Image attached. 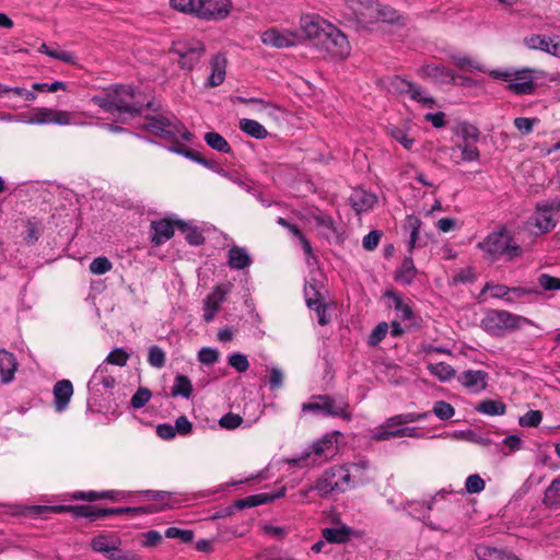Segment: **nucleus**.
Returning a JSON list of instances; mask_svg holds the SVG:
<instances>
[{
	"instance_id": "f257e3e1",
	"label": "nucleus",
	"mask_w": 560,
	"mask_h": 560,
	"mask_svg": "<svg viewBox=\"0 0 560 560\" xmlns=\"http://www.w3.org/2000/svg\"><path fill=\"white\" fill-rule=\"evenodd\" d=\"M142 129L148 133L160 138L166 142L172 143L170 151L185 155L208 168L214 167V162L207 160L200 155L199 152L185 149L179 144V141H190L191 133L184 127V125L176 118H168L163 115L153 116L147 119L142 125Z\"/></svg>"
},
{
	"instance_id": "f03ea898",
	"label": "nucleus",
	"mask_w": 560,
	"mask_h": 560,
	"mask_svg": "<svg viewBox=\"0 0 560 560\" xmlns=\"http://www.w3.org/2000/svg\"><path fill=\"white\" fill-rule=\"evenodd\" d=\"M133 511L131 508H97L92 505H30L20 506L18 513L23 515H43L47 512H70L75 517H84L91 521L124 514Z\"/></svg>"
},
{
	"instance_id": "7ed1b4c3",
	"label": "nucleus",
	"mask_w": 560,
	"mask_h": 560,
	"mask_svg": "<svg viewBox=\"0 0 560 560\" xmlns=\"http://www.w3.org/2000/svg\"><path fill=\"white\" fill-rule=\"evenodd\" d=\"M524 325H533V323L524 316L503 310H490L481 319V328L494 337L518 330Z\"/></svg>"
},
{
	"instance_id": "20e7f679",
	"label": "nucleus",
	"mask_w": 560,
	"mask_h": 560,
	"mask_svg": "<svg viewBox=\"0 0 560 560\" xmlns=\"http://www.w3.org/2000/svg\"><path fill=\"white\" fill-rule=\"evenodd\" d=\"M478 247L487 252L493 258L505 256L508 260L521 256L522 247L513 244L512 235L505 229L490 233Z\"/></svg>"
},
{
	"instance_id": "39448f33",
	"label": "nucleus",
	"mask_w": 560,
	"mask_h": 560,
	"mask_svg": "<svg viewBox=\"0 0 560 560\" xmlns=\"http://www.w3.org/2000/svg\"><path fill=\"white\" fill-rule=\"evenodd\" d=\"M302 411L322 413L326 417H339L345 420L351 419L348 401L342 398L336 399L329 395L314 396L310 402L302 405Z\"/></svg>"
},
{
	"instance_id": "423d86ee",
	"label": "nucleus",
	"mask_w": 560,
	"mask_h": 560,
	"mask_svg": "<svg viewBox=\"0 0 560 560\" xmlns=\"http://www.w3.org/2000/svg\"><path fill=\"white\" fill-rule=\"evenodd\" d=\"M115 112L118 113L120 120L126 122L143 110V105L135 100V89L127 85H113Z\"/></svg>"
},
{
	"instance_id": "0eeeda50",
	"label": "nucleus",
	"mask_w": 560,
	"mask_h": 560,
	"mask_svg": "<svg viewBox=\"0 0 560 560\" xmlns=\"http://www.w3.org/2000/svg\"><path fill=\"white\" fill-rule=\"evenodd\" d=\"M335 452L334 438L325 435L308 446L300 457L290 458L287 462L290 465L307 466L310 465L308 459L312 458V464L318 465L323 460H327Z\"/></svg>"
},
{
	"instance_id": "6e6552de",
	"label": "nucleus",
	"mask_w": 560,
	"mask_h": 560,
	"mask_svg": "<svg viewBox=\"0 0 560 560\" xmlns=\"http://www.w3.org/2000/svg\"><path fill=\"white\" fill-rule=\"evenodd\" d=\"M490 75L494 79L508 81V90L517 95L532 94L536 89L533 71L529 69H523L513 73L510 71L492 70Z\"/></svg>"
},
{
	"instance_id": "1a4fd4ad",
	"label": "nucleus",
	"mask_w": 560,
	"mask_h": 560,
	"mask_svg": "<svg viewBox=\"0 0 560 560\" xmlns=\"http://www.w3.org/2000/svg\"><path fill=\"white\" fill-rule=\"evenodd\" d=\"M171 54L177 57L182 69L191 70L205 54V45L198 39L177 40L173 43Z\"/></svg>"
},
{
	"instance_id": "9d476101",
	"label": "nucleus",
	"mask_w": 560,
	"mask_h": 560,
	"mask_svg": "<svg viewBox=\"0 0 560 560\" xmlns=\"http://www.w3.org/2000/svg\"><path fill=\"white\" fill-rule=\"evenodd\" d=\"M552 210H560V201L537 205L535 213L526 222V229L536 235L551 231L557 224Z\"/></svg>"
},
{
	"instance_id": "9b49d317",
	"label": "nucleus",
	"mask_w": 560,
	"mask_h": 560,
	"mask_svg": "<svg viewBox=\"0 0 560 560\" xmlns=\"http://www.w3.org/2000/svg\"><path fill=\"white\" fill-rule=\"evenodd\" d=\"M347 474L341 466H334L323 472L316 480L314 489L322 497H327L332 492H345L348 489Z\"/></svg>"
},
{
	"instance_id": "f8f14e48",
	"label": "nucleus",
	"mask_w": 560,
	"mask_h": 560,
	"mask_svg": "<svg viewBox=\"0 0 560 560\" xmlns=\"http://www.w3.org/2000/svg\"><path fill=\"white\" fill-rule=\"evenodd\" d=\"M91 546L93 550L112 560H138L136 555L125 552L119 548V539L115 536L98 535L93 538Z\"/></svg>"
},
{
	"instance_id": "ddd939ff",
	"label": "nucleus",
	"mask_w": 560,
	"mask_h": 560,
	"mask_svg": "<svg viewBox=\"0 0 560 560\" xmlns=\"http://www.w3.org/2000/svg\"><path fill=\"white\" fill-rule=\"evenodd\" d=\"M318 46H322L331 56L341 58L348 56L350 51L347 36L332 24L326 27V33Z\"/></svg>"
},
{
	"instance_id": "4468645a",
	"label": "nucleus",
	"mask_w": 560,
	"mask_h": 560,
	"mask_svg": "<svg viewBox=\"0 0 560 560\" xmlns=\"http://www.w3.org/2000/svg\"><path fill=\"white\" fill-rule=\"evenodd\" d=\"M30 122L39 125L54 124L59 126L86 125V122L75 121L73 114L69 112L47 107L35 108Z\"/></svg>"
},
{
	"instance_id": "2eb2a0df",
	"label": "nucleus",
	"mask_w": 560,
	"mask_h": 560,
	"mask_svg": "<svg viewBox=\"0 0 560 560\" xmlns=\"http://www.w3.org/2000/svg\"><path fill=\"white\" fill-rule=\"evenodd\" d=\"M377 8V1L374 0H348L343 5V15L348 20L372 22Z\"/></svg>"
},
{
	"instance_id": "dca6fc26",
	"label": "nucleus",
	"mask_w": 560,
	"mask_h": 560,
	"mask_svg": "<svg viewBox=\"0 0 560 560\" xmlns=\"http://www.w3.org/2000/svg\"><path fill=\"white\" fill-rule=\"evenodd\" d=\"M331 24L327 23L324 19L314 14L303 15L300 20L301 32H298L302 35V40L304 38H308L315 43V45H319L324 34L326 33V27Z\"/></svg>"
},
{
	"instance_id": "f3484780",
	"label": "nucleus",
	"mask_w": 560,
	"mask_h": 560,
	"mask_svg": "<svg viewBox=\"0 0 560 560\" xmlns=\"http://www.w3.org/2000/svg\"><path fill=\"white\" fill-rule=\"evenodd\" d=\"M261 42L275 48H288L302 42V35L298 32L282 31L272 27L261 34Z\"/></svg>"
},
{
	"instance_id": "a211bd4d",
	"label": "nucleus",
	"mask_w": 560,
	"mask_h": 560,
	"mask_svg": "<svg viewBox=\"0 0 560 560\" xmlns=\"http://www.w3.org/2000/svg\"><path fill=\"white\" fill-rule=\"evenodd\" d=\"M196 14L202 19H221L229 13V0H197Z\"/></svg>"
},
{
	"instance_id": "6ab92c4d",
	"label": "nucleus",
	"mask_w": 560,
	"mask_h": 560,
	"mask_svg": "<svg viewBox=\"0 0 560 560\" xmlns=\"http://www.w3.org/2000/svg\"><path fill=\"white\" fill-rule=\"evenodd\" d=\"M457 381L470 393H480L488 385V373L481 370H468L457 376Z\"/></svg>"
},
{
	"instance_id": "aec40b11",
	"label": "nucleus",
	"mask_w": 560,
	"mask_h": 560,
	"mask_svg": "<svg viewBox=\"0 0 560 560\" xmlns=\"http://www.w3.org/2000/svg\"><path fill=\"white\" fill-rule=\"evenodd\" d=\"M423 78L430 79L433 82L441 84H448L455 82L454 73L443 65L428 63L420 70Z\"/></svg>"
},
{
	"instance_id": "412c9836",
	"label": "nucleus",
	"mask_w": 560,
	"mask_h": 560,
	"mask_svg": "<svg viewBox=\"0 0 560 560\" xmlns=\"http://www.w3.org/2000/svg\"><path fill=\"white\" fill-rule=\"evenodd\" d=\"M54 394V406L56 411L62 412L65 411L70 402V399L73 395V386L69 380L58 381L54 385L52 389Z\"/></svg>"
},
{
	"instance_id": "4be33fe9",
	"label": "nucleus",
	"mask_w": 560,
	"mask_h": 560,
	"mask_svg": "<svg viewBox=\"0 0 560 560\" xmlns=\"http://www.w3.org/2000/svg\"><path fill=\"white\" fill-rule=\"evenodd\" d=\"M175 226H176V221H171L167 219L153 221L151 223V242L155 246H159V245L165 243L174 235Z\"/></svg>"
},
{
	"instance_id": "5701e85b",
	"label": "nucleus",
	"mask_w": 560,
	"mask_h": 560,
	"mask_svg": "<svg viewBox=\"0 0 560 560\" xmlns=\"http://www.w3.org/2000/svg\"><path fill=\"white\" fill-rule=\"evenodd\" d=\"M342 467L345 471L349 474V477L347 479L348 488L364 485L370 481V478L366 474L369 469V463L366 460L351 463Z\"/></svg>"
},
{
	"instance_id": "b1692460",
	"label": "nucleus",
	"mask_w": 560,
	"mask_h": 560,
	"mask_svg": "<svg viewBox=\"0 0 560 560\" xmlns=\"http://www.w3.org/2000/svg\"><path fill=\"white\" fill-rule=\"evenodd\" d=\"M524 43L529 49H539L556 57H560V40L553 42L545 35H530L525 37Z\"/></svg>"
},
{
	"instance_id": "393cba45",
	"label": "nucleus",
	"mask_w": 560,
	"mask_h": 560,
	"mask_svg": "<svg viewBox=\"0 0 560 560\" xmlns=\"http://www.w3.org/2000/svg\"><path fill=\"white\" fill-rule=\"evenodd\" d=\"M18 362L13 353L0 349V377L2 384H9L14 380Z\"/></svg>"
},
{
	"instance_id": "a878e982",
	"label": "nucleus",
	"mask_w": 560,
	"mask_h": 560,
	"mask_svg": "<svg viewBox=\"0 0 560 560\" xmlns=\"http://www.w3.org/2000/svg\"><path fill=\"white\" fill-rule=\"evenodd\" d=\"M376 202L374 194L362 189L354 190L350 196V203L358 214L370 210Z\"/></svg>"
},
{
	"instance_id": "bb28decb",
	"label": "nucleus",
	"mask_w": 560,
	"mask_h": 560,
	"mask_svg": "<svg viewBox=\"0 0 560 560\" xmlns=\"http://www.w3.org/2000/svg\"><path fill=\"white\" fill-rule=\"evenodd\" d=\"M115 378L106 373V368L103 365H100L94 374L92 375L91 380L89 381V389L94 393H100V387L102 386L105 390L113 389L115 386Z\"/></svg>"
},
{
	"instance_id": "cd10ccee",
	"label": "nucleus",
	"mask_w": 560,
	"mask_h": 560,
	"mask_svg": "<svg viewBox=\"0 0 560 560\" xmlns=\"http://www.w3.org/2000/svg\"><path fill=\"white\" fill-rule=\"evenodd\" d=\"M223 301L224 292L220 288H217L206 298L203 303L205 322L210 323L213 320Z\"/></svg>"
},
{
	"instance_id": "c85d7f7f",
	"label": "nucleus",
	"mask_w": 560,
	"mask_h": 560,
	"mask_svg": "<svg viewBox=\"0 0 560 560\" xmlns=\"http://www.w3.org/2000/svg\"><path fill=\"white\" fill-rule=\"evenodd\" d=\"M225 78V59L217 55L211 61V74L207 79L206 85L210 88L219 86Z\"/></svg>"
},
{
	"instance_id": "c756f323",
	"label": "nucleus",
	"mask_w": 560,
	"mask_h": 560,
	"mask_svg": "<svg viewBox=\"0 0 560 560\" xmlns=\"http://www.w3.org/2000/svg\"><path fill=\"white\" fill-rule=\"evenodd\" d=\"M312 219L322 236L329 238L336 234L335 222L330 215L318 211L312 215Z\"/></svg>"
},
{
	"instance_id": "7c9ffc66",
	"label": "nucleus",
	"mask_w": 560,
	"mask_h": 560,
	"mask_svg": "<svg viewBox=\"0 0 560 560\" xmlns=\"http://www.w3.org/2000/svg\"><path fill=\"white\" fill-rule=\"evenodd\" d=\"M475 410L487 416H502L506 411V406L501 400L483 399L476 405Z\"/></svg>"
},
{
	"instance_id": "2f4dec72",
	"label": "nucleus",
	"mask_w": 560,
	"mask_h": 560,
	"mask_svg": "<svg viewBox=\"0 0 560 560\" xmlns=\"http://www.w3.org/2000/svg\"><path fill=\"white\" fill-rule=\"evenodd\" d=\"M351 532L352 530L350 527L341 525L337 527L325 528L323 529L322 535L323 538H325V540L328 542L342 544L350 538Z\"/></svg>"
},
{
	"instance_id": "473e14b6",
	"label": "nucleus",
	"mask_w": 560,
	"mask_h": 560,
	"mask_svg": "<svg viewBox=\"0 0 560 560\" xmlns=\"http://www.w3.org/2000/svg\"><path fill=\"white\" fill-rule=\"evenodd\" d=\"M427 369L431 375L443 383L453 380L456 375V371L445 362L429 363Z\"/></svg>"
},
{
	"instance_id": "72a5a7b5",
	"label": "nucleus",
	"mask_w": 560,
	"mask_h": 560,
	"mask_svg": "<svg viewBox=\"0 0 560 560\" xmlns=\"http://www.w3.org/2000/svg\"><path fill=\"white\" fill-rule=\"evenodd\" d=\"M285 494V488L281 487L278 490L271 492H261L257 494L247 495V508L257 506L271 502L278 498H282Z\"/></svg>"
},
{
	"instance_id": "f704fd0d",
	"label": "nucleus",
	"mask_w": 560,
	"mask_h": 560,
	"mask_svg": "<svg viewBox=\"0 0 560 560\" xmlns=\"http://www.w3.org/2000/svg\"><path fill=\"white\" fill-rule=\"evenodd\" d=\"M192 393V385L190 380L185 375H177L174 380V384L171 388V395L173 397H184L188 399Z\"/></svg>"
},
{
	"instance_id": "c9c22d12",
	"label": "nucleus",
	"mask_w": 560,
	"mask_h": 560,
	"mask_svg": "<svg viewBox=\"0 0 560 560\" xmlns=\"http://www.w3.org/2000/svg\"><path fill=\"white\" fill-rule=\"evenodd\" d=\"M176 228L186 233L185 238L190 245L198 246L205 242L202 233L197 228L190 226L182 220H176Z\"/></svg>"
},
{
	"instance_id": "e433bc0d",
	"label": "nucleus",
	"mask_w": 560,
	"mask_h": 560,
	"mask_svg": "<svg viewBox=\"0 0 560 560\" xmlns=\"http://www.w3.org/2000/svg\"><path fill=\"white\" fill-rule=\"evenodd\" d=\"M416 267L412 258L406 257L396 273V280L409 284L416 276Z\"/></svg>"
},
{
	"instance_id": "4c0bfd02",
	"label": "nucleus",
	"mask_w": 560,
	"mask_h": 560,
	"mask_svg": "<svg viewBox=\"0 0 560 560\" xmlns=\"http://www.w3.org/2000/svg\"><path fill=\"white\" fill-rule=\"evenodd\" d=\"M114 93L112 90V86L104 90V93L101 95H94L91 101L93 104L101 107L103 110L114 114L115 113V105H114Z\"/></svg>"
},
{
	"instance_id": "58836bf2",
	"label": "nucleus",
	"mask_w": 560,
	"mask_h": 560,
	"mask_svg": "<svg viewBox=\"0 0 560 560\" xmlns=\"http://www.w3.org/2000/svg\"><path fill=\"white\" fill-rule=\"evenodd\" d=\"M245 509V498L237 499L233 504L219 508L212 515V520L225 518L234 515L236 511Z\"/></svg>"
},
{
	"instance_id": "ea45409f",
	"label": "nucleus",
	"mask_w": 560,
	"mask_h": 560,
	"mask_svg": "<svg viewBox=\"0 0 560 560\" xmlns=\"http://www.w3.org/2000/svg\"><path fill=\"white\" fill-rule=\"evenodd\" d=\"M412 82H409L398 75L388 78L387 89L390 93L407 95L410 91Z\"/></svg>"
},
{
	"instance_id": "a19ab883",
	"label": "nucleus",
	"mask_w": 560,
	"mask_h": 560,
	"mask_svg": "<svg viewBox=\"0 0 560 560\" xmlns=\"http://www.w3.org/2000/svg\"><path fill=\"white\" fill-rule=\"evenodd\" d=\"M205 141L213 150H217L220 152H229L230 151V144L218 132H213V131L207 132L205 135Z\"/></svg>"
},
{
	"instance_id": "79ce46f5",
	"label": "nucleus",
	"mask_w": 560,
	"mask_h": 560,
	"mask_svg": "<svg viewBox=\"0 0 560 560\" xmlns=\"http://www.w3.org/2000/svg\"><path fill=\"white\" fill-rule=\"evenodd\" d=\"M387 295L393 299L394 308L396 311L397 317L402 320L411 319V307L408 304H406L399 295L395 293H388Z\"/></svg>"
},
{
	"instance_id": "37998d69",
	"label": "nucleus",
	"mask_w": 560,
	"mask_h": 560,
	"mask_svg": "<svg viewBox=\"0 0 560 560\" xmlns=\"http://www.w3.org/2000/svg\"><path fill=\"white\" fill-rule=\"evenodd\" d=\"M412 101L422 103L424 106L432 108L435 104L434 98L428 96L425 91L416 84H411L410 91L407 94Z\"/></svg>"
},
{
	"instance_id": "c03bdc74",
	"label": "nucleus",
	"mask_w": 560,
	"mask_h": 560,
	"mask_svg": "<svg viewBox=\"0 0 560 560\" xmlns=\"http://www.w3.org/2000/svg\"><path fill=\"white\" fill-rule=\"evenodd\" d=\"M545 503L560 505V477L553 479L545 492Z\"/></svg>"
},
{
	"instance_id": "a18cd8bd",
	"label": "nucleus",
	"mask_w": 560,
	"mask_h": 560,
	"mask_svg": "<svg viewBox=\"0 0 560 560\" xmlns=\"http://www.w3.org/2000/svg\"><path fill=\"white\" fill-rule=\"evenodd\" d=\"M456 135L462 137L465 142H476L479 138V130L471 124L462 122L457 126Z\"/></svg>"
},
{
	"instance_id": "49530a36",
	"label": "nucleus",
	"mask_w": 560,
	"mask_h": 560,
	"mask_svg": "<svg viewBox=\"0 0 560 560\" xmlns=\"http://www.w3.org/2000/svg\"><path fill=\"white\" fill-rule=\"evenodd\" d=\"M452 60L456 67H458L460 70L465 71H472L477 70L479 72H485L486 70L481 65H479L477 61L470 59L469 57L464 56H452Z\"/></svg>"
},
{
	"instance_id": "de8ad7c7",
	"label": "nucleus",
	"mask_w": 560,
	"mask_h": 560,
	"mask_svg": "<svg viewBox=\"0 0 560 560\" xmlns=\"http://www.w3.org/2000/svg\"><path fill=\"white\" fill-rule=\"evenodd\" d=\"M432 412L438 417L440 420H448L455 415L454 407L444 401V400H438L433 404Z\"/></svg>"
},
{
	"instance_id": "09e8293b",
	"label": "nucleus",
	"mask_w": 560,
	"mask_h": 560,
	"mask_svg": "<svg viewBox=\"0 0 560 560\" xmlns=\"http://www.w3.org/2000/svg\"><path fill=\"white\" fill-rule=\"evenodd\" d=\"M311 310H313L317 315V322L320 326L328 325L331 320L330 314H329V307L328 304L324 302V300H319L315 302L314 305L308 306Z\"/></svg>"
},
{
	"instance_id": "8fccbe9b",
	"label": "nucleus",
	"mask_w": 560,
	"mask_h": 560,
	"mask_svg": "<svg viewBox=\"0 0 560 560\" xmlns=\"http://www.w3.org/2000/svg\"><path fill=\"white\" fill-rule=\"evenodd\" d=\"M372 438L376 441H388L394 438H399L396 434V429L393 425H387V420L380 427L375 428Z\"/></svg>"
},
{
	"instance_id": "3c124183",
	"label": "nucleus",
	"mask_w": 560,
	"mask_h": 560,
	"mask_svg": "<svg viewBox=\"0 0 560 560\" xmlns=\"http://www.w3.org/2000/svg\"><path fill=\"white\" fill-rule=\"evenodd\" d=\"M166 357L162 348L158 346H151L148 353V362L151 366L161 369L165 365Z\"/></svg>"
},
{
	"instance_id": "603ef678",
	"label": "nucleus",
	"mask_w": 560,
	"mask_h": 560,
	"mask_svg": "<svg viewBox=\"0 0 560 560\" xmlns=\"http://www.w3.org/2000/svg\"><path fill=\"white\" fill-rule=\"evenodd\" d=\"M459 150L462 152V160L466 162L477 161L479 159V151L471 142L458 143L452 150Z\"/></svg>"
},
{
	"instance_id": "864d4df0",
	"label": "nucleus",
	"mask_w": 560,
	"mask_h": 560,
	"mask_svg": "<svg viewBox=\"0 0 560 560\" xmlns=\"http://www.w3.org/2000/svg\"><path fill=\"white\" fill-rule=\"evenodd\" d=\"M229 266L231 268H245V249L242 247H233L229 252Z\"/></svg>"
},
{
	"instance_id": "5fc2aeb1",
	"label": "nucleus",
	"mask_w": 560,
	"mask_h": 560,
	"mask_svg": "<svg viewBox=\"0 0 560 560\" xmlns=\"http://www.w3.org/2000/svg\"><path fill=\"white\" fill-rule=\"evenodd\" d=\"M542 420V413L539 410H529L518 420L523 428H536Z\"/></svg>"
},
{
	"instance_id": "6e6d98bb",
	"label": "nucleus",
	"mask_w": 560,
	"mask_h": 560,
	"mask_svg": "<svg viewBox=\"0 0 560 560\" xmlns=\"http://www.w3.org/2000/svg\"><path fill=\"white\" fill-rule=\"evenodd\" d=\"M89 268L93 275H104L113 268V264L107 257L101 256L93 259Z\"/></svg>"
},
{
	"instance_id": "4d7b16f0",
	"label": "nucleus",
	"mask_w": 560,
	"mask_h": 560,
	"mask_svg": "<svg viewBox=\"0 0 560 560\" xmlns=\"http://www.w3.org/2000/svg\"><path fill=\"white\" fill-rule=\"evenodd\" d=\"M377 7L378 10L374 13V21L394 22L398 18L397 11L390 7L383 5L380 2H377Z\"/></svg>"
},
{
	"instance_id": "13d9d810",
	"label": "nucleus",
	"mask_w": 560,
	"mask_h": 560,
	"mask_svg": "<svg viewBox=\"0 0 560 560\" xmlns=\"http://www.w3.org/2000/svg\"><path fill=\"white\" fill-rule=\"evenodd\" d=\"M151 398V392L148 388L140 387L131 397V407L140 409L144 407Z\"/></svg>"
},
{
	"instance_id": "bf43d9fd",
	"label": "nucleus",
	"mask_w": 560,
	"mask_h": 560,
	"mask_svg": "<svg viewBox=\"0 0 560 560\" xmlns=\"http://www.w3.org/2000/svg\"><path fill=\"white\" fill-rule=\"evenodd\" d=\"M166 538H176L182 540L183 542H190L194 538V533L190 529H180L177 527H168L165 530Z\"/></svg>"
},
{
	"instance_id": "052dcab7",
	"label": "nucleus",
	"mask_w": 560,
	"mask_h": 560,
	"mask_svg": "<svg viewBox=\"0 0 560 560\" xmlns=\"http://www.w3.org/2000/svg\"><path fill=\"white\" fill-rule=\"evenodd\" d=\"M486 487L483 479L477 475H470L467 477L465 488L468 493H480Z\"/></svg>"
},
{
	"instance_id": "680f3d73",
	"label": "nucleus",
	"mask_w": 560,
	"mask_h": 560,
	"mask_svg": "<svg viewBox=\"0 0 560 560\" xmlns=\"http://www.w3.org/2000/svg\"><path fill=\"white\" fill-rule=\"evenodd\" d=\"M317 284L318 283L312 281L305 283L304 295L307 306H312L315 302L323 299L320 292L317 290Z\"/></svg>"
},
{
	"instance_id": "e2e57ef3",
	"label": "nucleus",
	"mask_w": 560,
	"mask_h": 560,
	"mask_svg": "<svg viewBox=\"0 0 560 560\" xmlns=\"http://www.w3.org/2000/svg\"><path fill=\"white\" fill-rule=\"evenodd\" d=\"M129 354L122 348H116L110 351L106 358V362L118 366L126 365Z\"/></svg>"
},
{
	"instance_id": "0e129e2a",
	"label": "nucleus",
	"mask_w": 560,
	"mask_h": 560,
	"mask_svg": "<svg viewBox=\"0 0 560 560\" xmlns=\"http://www.w3.org/2000/svg\"><path fill=\"white\" fill-rule=\"evenodd\" d=\"M392 137L399 142L406 150H411L415 140L407 132L398 127L390 128Z\"/></svg>"
},
{
	"instance_id": "69168bd1",
	"label": "nucleus",
	"mask_w": 560,
	"mask_h": 560,
	"mask_svg": "<svg viewBox=\"0 0 560 560\" xmlns=\"http://www.w3.org/2000/svg\"><path fill=\"white\" fill-rule=\"evenodd\" d=\"M388 331V325L383 322L380 323L371 332L368 343L372 347L377 346L386 336Z\"/></svg>"
},
{
	"instance_id": "338daca9",
	"label": "nucleus",
	"mask_w": 560,
	"mask_h": 560,
	"mask_svg": "<svg viewBox=\"0 0 560 560\" xmlns=\"http://www.w3.org/2000/svg\"><path fill=\"white\" fill-rule=\"evenodd\" d=\"M243 422V418L238 415L229 412L221 417L219 420V424L223 429L233 430L237 427H240Z\"/></svg>"
},
{
	"instance_id": "774afa93",
	"label": "nucleus",
	"mask_w": 560,
	"mask_h": 560,
	"mask_svg": "<svg viewBox=\"0 0 560 560\" xmlns=\"http://www.w3.org/2000/svg\"><path fill=\"white\" fill-rule=\"evenodd\" d=\"M476 552L479 560H499L501 558V552L498 549L486 546L478 547Z\"/></svg>"
}]
</instances>
